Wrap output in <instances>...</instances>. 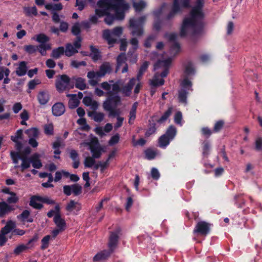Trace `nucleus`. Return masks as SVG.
Wrapping results in <instances>:
<instances>
[{
    "label": "nucleus",
    "instance_id": "72a5a7b5",
    "mask_svg": "<svg viewBox=\"0 0 262 262\" xmlns=\"http://www.w3.org/2000/svg\"><path fill=\"white\" fill-rule=\"evenodd\" d=\"M64 52L66 56L70 57L74 54L78 52V51L71 43H68L66 45V50H64Z\"/></svg>",
    "mask_w": 262,
    "mask_h": 262
},
{
    "label": "nucleus",
    "instance_id": "cd10ccee",
    "mask_svg": "<svg viewBox=\"0 0 262 262\" xmlns=\"http://www.w3.org/2000/svg\"><path fill=\"white\" fill-rule=\"evenodd\" d=\"M99 158H96L92 155V157L89 156L85 158L83 164L85 167L91 168L96 163L95 159H99Z\"/></svg>",
    "mask_w": 262,
    "mask_h": 262
},
{
    "label": "nucleus",
    "instance_id": "79ce46f5",
    "mask_svg": "<svg viewBox=\"0 0 262 262\" xmlns=\"http://www.w3.org/2000/svg\"><path fill=\"white\" fill-rule=\"evenodd\" d=\"M126 61L125 55L124 54H120L117 57V65L116 70V73L119 70L120 67L123 63H125Z\"/></svg>",
    "mask_w": 262,
    "mask_h": 262
},
{
    "label": "nucleus",
    "instance_id": "09e8293b",
    "mask_svg": "<svg viewBox=\"0 0 262 262\" xmlns=\"http://www.w3.org/2000/svg\"><path fill=\"white\" fill-rule=\"evenodd\" d=\"M18 159L22 160L21 168L23 170L27 169L30 167L31 163L30 158L28 159L27 157H21L18 158Z\"/></svg>",
    "mask_w": 262,
    "mask_h": 262
},
{
    "label": "nucleus",
    "instance_id": "37998d69",
    "mask_svg": "<svg viewBox=\"0 0 262 262\" xmlns=\"http://www.w3.org/2000/svg\"><path fill=\"white\" fill-rule=\"evenodd\" d=\"M210 144L208 141H205L203 143V152L204 157H207L209 154Z\"/></svg>",
    "mask_w": 262,
    "mask_h": 262
},
{
    "label": "nucleus",
    "instance_id": "864d4df0",
    "mask_svg": "<svg viewBox=\"0 0 262 262\" xmlns=\"http://www.w3.org/2000/svg\"><path fill=\"white\" fill-rule=\"evenodd\" d=\"M72 192L75 195H78L81 192L82 187L78 184L72 185Z\"/></svg>",
    "mask_w": 262,
    "mask_h": 262
},
{
    "label": "nucleus",
    "instance_id": "ea45409f",
    "mask_svg": "<svg viewBox=\"0 0 262 262\" xmlns=\"http://www.w3.org/2000/svg\"><path fill=\"white\" fill-rule=\"evenodd\" d=\"M27 70L26 66V62L22 61L20 62L17 70V75L19 76H23L26 74Z\"/></svg>",
    "mask_w": 262,
    "mask_h": 262
},
{
    "label": "nucleus",
    "instance_id": "7c9ffc66",
    "mask_svg": "<svg viewBox=\"0 0 262 262\" xmlns=\"http://www.w3.org/2000/svg\"><path fill=\"white\" fill-rule=\"evenodd\" d=\"M64 48L63 47H58L52 51L51 56L55 59H58L64 54Z\"/></svg>",
    "mask_w": 262,
    "mask_h": 262
},
{
    "label": "nucleus",
    "instance_id": "c9c22d12",
    "mask_svg": "<svg viewBox=\"0 0 262 262\" xmlns=\"http://www.w3.org/2000/svg\"><path fill=\"white\" fill-rule=\"evenodd\" d=\"M171 140L164 135L161 136L159 139V145L161 148H165Z\"/></svg>",
    "mask_w": 262,
    "mask_h": 262
},
{
    "label": "nucleus",
    "instance_id": "6e6d98bb",
    "mask_svg": "<svg viewBox=\"0 0 262 262\" xmlns=\"http://www.w3.org/2000/svg\"><path fill=\"white\" fill-rule=\"evenodd\" d=\"M181 85L183 86L184 89H187L188 90H192L191 89L192 83L187 78H185L182 81Z\"/></svg>",
    "mask_w": 262,
    "mask_h": 262
},
{
    "label": "nucleus",
    "instance_id": "69168bd1",
    "mask_svg": "<svg viewBox=\"0 0 262 262\" xmlns=\"http://www.w3.org/2000/svg\"><path fill=\"white\" fill-rule=\"evenodd\" d=\"M182 119V114L181 112H178L174 115V122L178 124L182 125L181 121Z\"/></svg>",
    "mask_w": 262,
    "mask_h": 262
},
{
    "label": "nucleus",
    "instance_id": "de8ad7c7",
    "mask_svg": "<svg viewBox=\"0 0 262 262\" xmlns=\"http://www.w3.org/2000/svg\"><path fill=\"white\" fill-rule=\"evenodd\" d=\"M172 108L170 107L164 113V114L159 119L158 122L162 123L165 121L171 115L172 113Z\"/></svg>",
    "mask_w": 262,
    "mask_h": 262
},
{
    "label": "nucleus",
    "instance_id": "aec40b11",
    "mask_svg": "<svg viewBox=\"0 0 262 262\" xmlns=\"http://www.w3.org/2000/svg\"><path fill=\"white\" fill-rule=\"evenodd\" d=\"M113 252L110 250H103L98 253L93 258L94 261L97 262L108 258Z\"/></svg>",
    "mask_w": 262,
    "mask_h": 262
},
{
    "label": "nucleus",
    "instance_id": "1a4fd4ad",
    "mask_svg": "<svg viewBox=\"0 0 262 262\" xmlns=\"http://www.w3.org/2000/svg\"><path fill=\"white\" fill-rule=\"evenodd\" d=\"M122 31L123 29L120 27L115 28L112 31L105 30L103 31V36L108 43L111 45L116 42L117 38L122 34Z\"/></svg>",
    "mask_w": 262,
    "mask_h": 262
},
{
    "label": "nucleus",
    "instance_id": "a19ab883",
    "mask_svg": "<svg viewBox=\"0 0 262 262\" xmlns=\"http://www.w3.org/2000/svg\"><path fill=\"white\" fill-rule=\"evenodd\" d=\"M51 49V46L49 43H41L37 46V50L42 55L46 54V51Z\"/></svg>",
    "mask_w": 262,
    "mask_h": 262
},
{
    "label": "nucleus",
    "instance_id": "2f4dec72",
    "mask_svg": "<svg viewBox=\"0 0 262 262\" xmlns=\"http://www.w3.org/2000/svg\"><path fill=\"white\" fill-rule=\"evenodd\" d=\"M133 7L137 12L141 11L146 6V3L143 0H140L139 2H135L133 0Z\"/></svg>",
    "mask_w": 262,
    "mask_h": 262
},
{
    "label": "nucleus",
    "instance_id": "c03bdc74",
    "mask_svg": "<svg viewBox=\"0 0 262 262\" xmlns=\"http://www.w3.org/2000/svg\"><path fill=\"white\" fill-rule=\"evenodd\" d=\"M20 118L21 119L20 124L23 125H27L26 121L29 118L28 112L24 110L19 115Z\"/></svg>",
    "mask_w": 262,
    "mask_h": 262
},
{
    "label": "nucleus",
    "instance_id": "c756f323",
    "mask_svg": "<svg viewBox=\"0 0 262 262\" xmlns=\"http://www.w3.org/2000/svg\"><path fill=\"white\" fill-rule=\"evenodd\" d=\"M89 116H92L94 120L97 122H101L104 117V114L101 112H89Z\"/></svg>",
    "mask_w": 262,
    "mask_h": 262
},
{
    "label": "nucleus",
    "instance_id": "a211bd4d",
    "mask_svg": "<svg viewBox=\"0 0 262 262\" xmlns=\"http://www.w3.org/2000/svg\"><path fill=\"white\" fill-rule=\"evenodd\" d=\"M1 192L5 194L9 195L7 198V203L11 205L12 203L16 202V195L15 192L11 191L10 189L7 187H3L1 190Z\"/></svg>",
    "mask_w": 262,
    "mask_h": 262
},
{
    "label": "nucleus",
    "instance_id": "a18cd8bd",
    "mask_svg": "<svg viewBox=\"0 0 262 262\" xmlns=\"http://www.w3.org/2000/svg\"><path fill=\"white\" fill-rule=\"evenodd\" d=\"M91 53L90 54V56L94 60H98L100 57V53L99 51L95 48L94 47L92 46L91 47Z\"/></svg>",
    "mask_w": 262,
    "mask_h": 262
},
{
    "label": "nucleus",
    "instance_id": "bb28decb",
    "mask_svg": "<svg viewBox=\"0 0 262 262\" xmlns=\"http://www.w3.org/2000/svg\"><path fill=\"white\" fill-rule=\"evenodd\" d=\"M73 80L75 81V86L79 90H83L86 89V84L85 80L82 78H73Z\"/></svg>",
    "mask_w": 262,
    "mask_h": 262
},
{
    "label": "nucleus",
    "instance_id": "0e129e2a",
    "mask_svg": "<svg viewBox=\"0 0 262 262\" xmlns=\"http://www.w3.org/2000/svg\"><path fill=\"white\" fill-rule=\"evenodd\" d=\"M180 50V47L178 43L173 42V45L171 46L170 48V51L172 54H176L178 53Z\"/></svg>",
    "mask_w": 262,
    "mask_h": 262
},
{
    "label": "nucleus",
    "instance_id": "b1692460",
    "mask_svg": "<svg viewBox=\"0 0 262 262\" xmlns=\"http://www.w3.org/2000/svg\"><path fill=\"white\" fill-rule=\"evenodd\" d=\"M83 103L88 106H90L93 110H96L98 107L97 101L93 100L90 97H85L83 99Z\"/></svg>",
    "mask_w": 262,
    "mask_h": 262
},
{
    "label": "nucleus",
    "instance_id": "bf43d9fd",
    "mask_svg": "<svg viewBox=\"0 0 262 262\" xmlns=\"http://www.w3.org/2000/svg\"><path fill=\"white\" fill-rule=\"evenodd\" d=\"M86 4L85 0H76V6L78 7V9L79 11H82L85 7Z\"/></svg>",
    "mask_w": 262,
    "mask_h": 262
},
{
    "label": "nucleus",
    "instance_id": "5fc2aeb1",
    "mask_svg": "<svg viewBox=\"0 0 262 262\" xmlns=\"http://www.w3.org/2000/svg\"><path fill=\"white\" fill-rule=\"evenodd\" d=\"M8 235L5 232L2 231L1 229L0 232V246L4 245L8 239Z\"/></svg>",
    "mask_w": 262,
    "mask_h": 262
},
{
    "label": "nucleus",
    "instance_id": "e433bc0d",
    "mask_svg": "<svg viewBox=\"0 0 262 262\" xmlns=\"http://www.w3.org/2000/svg\"><path fill=\"white\" fill-rule=\"evenodd\" d=\"M187 92L184 89L179 91L178 99L180 102L186 104Z\"/></svg>",
    "mask_w": 262,
    "mask_h": 262
},
{
    "label": "nucleus",
    "instance_id": "39448f33",
    "mask_svg": "<svg viewBox=\"0 0 262 262\" xmlns=\"http://www.w3.org/2000/svg\"><path fill=\"white\" fill-rule=\"evenodd\" d=\"M113 66L110 62H103L100 67L99 70L97 72L90 71L88 73L87 77L89 79V82L91 85L95 86L98 83V80L104 77L106 74H110L112 71Z\"/></svg>",
    "mask_w": 262,
    "mask_h": 262
},
{
    "label": "nucleus",
    "instance_id": "f3484780",
    "mask_svg": "<svg viewBox=\"0 0 262 262\" xmlns=\"http://www.w3.org/2000/svg\"><path fill=\"white\" fill-rule=\"evenodd\" d=\"M31 152V148L28 146H24L17 141V159L18 158L27 157Z\"/></svg>",
    "mask_w": 262,
    "mask_h": 262
},
{
    "label": "nucleus",
    "instance_id": "49530a36",
    "mask_svg": "<svg viewBox=\"0 0 262 262\" xmlns=\"http://www.w3.org/2000/svg\"><path fill=\"white\" fill-rule=\"evenodd\" d=\"M26 133L29 138H35L38 135V130L36 128H31L26 130Z\"/></svg>",
    "mask_w": 262,
    "mask_h": 262
},
{
    "label": "nucleus",
    "instance_id": "2eb2a0df",
    "mask_svg": "<svg viewBox=\"0 0 262 262\" xmlns=\"http://www.w3.org/2000/svg\"><path fill=\"white\" fill-rule=\"evenodd\" d=\"M55 209L57 211L54 217V222L57 228L64 230L66 228V223L63 219H62L60 214V207L59 205L55 206Z\"/></svg>",
    "mask_w": 262,
    "mask_h": 262
},
{
    "label": "nucleus",
    "instance_id": "a878e982",
    "mask_svg": "<svg viewBox=\"0 0 262 262\" xmlns=\"http://www.w3.org/2000/svg\"><path fill=\"white\" fill-rule=\"evenodd\" d=\"M18 217L23 222L31 223L33 222L32 218L30 216V212L27 210H24Z\"/></svg>",
    "mask_w": 262,
    "mask_h": 262
},
{
    "label": "nucleus",
    "instance_id": "4be33fe9",
    "mask_svg": "<svg viewBox=\"0 0 262 262\" xmlns=\"http://www.w3.org/2000/svg\"><path fill=\"white\" fill-rule=\"evenodd\" d=\"M49 95L47 92L41 91L37 96V99L39 103L41 105L46 104L49 100Z\"/></svg>",
    "mask_w": 262,
    "mask_h": 262
},
{
    "label": "nucleus",
    "instance_id": "473e14b6",
    "mask_svg": "<svg viewBox=\"0 0 262 262\" xmlns=\"http://www.w3.org/2000/svg\"><path fill=\"white\" fill-rule=\"evenodd\" d=\"M80 204L77 202H75L73 200L70 201V202L67 204L66 206V209L67 211L71 212L74 209L79 210L80 209Z\"/></svg>",
    "mask_w": 262,
    "mask_h": 262
},
{
    "label": "nucleus",
    "instance_id": "680f3d73",
    "mask_svg": "<svg viewBox=\"0 0 262 262\" xmlns=\"http://www.w3.org/2000/svg\"><path fill=\"white\" fill-rule=\"evenodd\" d=\"M53 125L52 124H49L45 126V133L47 135H51L53 134Z\"/></svg>",
    "mask_w": 262,
    "mask_h": 262
},
{
    "label": "nucleus",
    "instance_id": "58836bf2",
    "mask_svg": "<svg viewBox=\"0 0 262 262\" xmlns=\"http://www.w3.org/2000/svg\"><path fill=\"white\" fill-rule=\"evenodd\" d=\"M32 39L36 40L37 42L41 43H47L46 42L49 40L48 37L43 34L37 35L32 38Z\"/></svg>",
    "mask_w": 262,
    "mask_h": 262
},
{
    "label": "nucleus",
    "instance_id": "9b49d317",
    "mask_svg": "<svg viewBox=\"0 0 262 262\" xmlns=\"http://www.w3.org/2000/svg\"><path fill=\"white\" fill-rule=\"evenodd\" d=\"M56 86L57 90L62 92L67 89L73 88V82L67 75L59 76L56 81Z\"/></svg>",
    "mask_w": 262,
    "mask_h": 262
},
{
    "label": "nucleus",
    "instance_id": "f704fd0d",
    "mask_svg": "<svg viewBox=\"0 0 262 262\" xmlns=\"http://www.w3.org/2000/svg\"><path fill=\"white\" fill-rule=\"evenodd\" d=\"M138 106V103L135 102L132 105V108L129 112V118L128 120V123L129 124H132V122L136 118V110Z\"/></svg>",
    "mask_w": 262,
    "mask_h": 262
},
{
    "label": "nucleus",
    "instance_id": "dca6fc26",
    "mask_svg": "<svg viewBox=\"0 0 262 262\" xmlns=\"http://www.w3.org/2000/svg\"><path fill=\"white\" fill-rule=\"evenodd\" d=\"M14 210V207L8 204L6 201L0 202V218L5 217Z\"/></svg>",
    "mask_w": 262,
    "mask_h": 262
},
{
    "label": "nucleus",
    "instance_id": "13d9d810",
    "mask_svg": "<svg viewBox=\"0 0 262 262\" xmlns=\"http://www.w3.org/2000/svg\"><path fill=\"white\" fill-rule=\"evenodd\" d=\"M80 32V24L78 23L75 24L72 28V33L77 36Z\"/></svg>",
    "mask_w": 262,
    "mask_h": 262
},
{
    "label": "nucleus",
    "instance_id": "4d7b16f0",
    "mask_svg": "<svg viewBox=\"0 0 262 262\" xmlns=\"http://www.w3.org/2000/svg\"><path fill=\"white\" fill-rule=\"evenodd\" d=\"M145 154L146 158L148 160H151V159H154L156 156V155L155 151H154L151 149H147L146 150H145Z\"/></svg>",
    "mask_w": 262,
    "mask_h": 262
},
{
    "label": "nucleus",
    "instance_id": "6e6552de",
    "mask_svg": "<svg viewBox=\"0 0 262 262\" xmlns=\"http://www.w3.org/2000/svg\"><path fill=\"white\" fill-rule=\"evenodd\" d=\"M146 20L145 16L138 18H131L129 20V28L134 36H141L143 33V25Z\"/></svg>",
    "mask_w": 262,
    "mask_h": 262
},
{
    "label": "nucleus",
    "instance_id": "4c0bfd02",
    "mask_svg": "<svg viewBox=\"0 0 262 262\" xmlns=\"http://www.w3.org/2000/svg\"><path fill=\"white\" fill-rule=\"evenodd\" d=\"M24 12L27 16L34 15L37 14V8L35 6L33 7H25L24 8Z\"/></svg>",
    "mask_w": 262,
    "mask_h": 262
},
{
    "label": "nucleus",
    "instance_id": "8fccbe9b",
    "mask_svg": "<svg viewBox=\"0 0 262 262\" xmlns=\"http://www.w3.org/2000/svg\"><path fill=\"white\" fill-rule=\"evenodd\" d=\"M105 91H106L105 93L103 91L101 90L100 89L97 88L95 90V93L97 96H98L99 97L103 96L106 94L108 96V98L113 97L114 96L117 95V94L118 93H115L113 95L110 96L107 94V91L106 90H105Z\"/></svg>",
    "mask_w": 262,
    "mask_h": 262
},
{
    "label": "nucleus",
    "instance_id": "423d86ee",
    "mask_svg": "<svg viewBox=\"0 0 262 262\" xmlns=\"http://www.w3.org/2000/svg\"><path fill=\"white\" fill-rule=\"evenodd\" d=\"M121 103L120 96L118 95L114 96L112 98H108L104 102L103 106L104 109L109 112L110 116H116L119 114L118 111L116 110V108Z\"/></svg>",
    "mask_w": 262,
    "mask_h": 262
},
{
    "label": "nucleus",
    "instance_id": "f8f14e48",
    "mask_svg": "<svg viewBox=\"0 0 262 262\" xmlns=\"http://www.w3.org/2000/svg\"><path fill=\"white\" fill-rule=\"evenodd\" d=\"M210 224L205 221H200L196 225L193 232L202 236H206L210 232Z\"/></svg>",
    "mask_w": 262,
    "mask_h": 262
},
{
    "label": "nucleus",
    "instance_id": "e2e57ef3",
    "mask_svg": "<svg viewBox=\"0 0 262 262\" xmlns=\"http://www.w3.org/2000/svg\"><path fill=\"white\" fill-rule=\"evenodd\" d=\"M86 65V63L84 61H77L76 60H72L71 63V66L75 68H77L82 66H85Z\"/></svg>",
    "mask_w": 262,
    "mask_h": 262
},
{
    "label": "nucleus",
    "instance_id": "393cba45",
    "mask_svg": "<svg viewBox=\"0 0 262 262\" xmlns=\"http://www.w3.org/2000/svg\"><path fill=\"white\" fill-rule=\"evenodd\" d=\"M68 97H71L69 101V106L71 108H74L78 106L79 103V100L76 97V94H69Z\"/></svg>",
    "mask_w": 262,
    "mask_h": 262
},
{
    "label": "nucleus",
    "instance_id": "ddd939ff",
    "mask_svg": "<svg viewBox=\"0 0 262 262\" xmlns=\"http://www.w3.org/2000/svg\"><path fill=\"white\" fill-rule=\"evenodd\" d=\"M120 231V229L118 228L116 231L111 232L108 243V250L112 252L114 251L117 247Z\"/></svg>",
    "mask_w": 262,
    "mask_h": 262
},
{
    "label": "nucleus",
    "instance_id": "052dcab7",
    "mask_svg": "<svg viewBox=\"0 0 262 262\" xmlns=\"http://www.w3.org/2000/svg\"><path fill=\"white\" fill-rule=\"evenodd\" d=\"M24 49L27 52L31 54L36 51V50H37V46H35L33 45H28L25 46L24 47Z\"/></svg>",
    "mask_w": 262,
    "mask_h": 262
},
{
    "label": "nucleus",
    "instance_id": "20e7f679",
    "mask_svg": "<svg viewBox=\"0 0 262 262\" xmlns=\"http://www.w3.org/2000/svg\"><path fill=\"white\" fill-rule=\"evenodd\" d=\"M171 62V58H168L165 60H159L154 66V70H158L162 68L163 71L160 74L156 72L153 78L149 80V85L151 86L150 94L154 95L156 91V88L164 84V80L163 79L165 77L168 73V68Z\"/></svg>",
    "mask_w": 262,
    "mask_h": 262
},
{
    "label": "nucleus",
    "instance_id": "338daca9",
    "mask_svg": "<svg viewBox=\"0 0 262 262\" xmlns=\"http://www.w3.org/2000/svg\"><path fill=\"white\" fill-rule=\"evenodd\" d=\"M70 157L73 161L79 160L78 154L75 149H71L69 152Z\"/></svg>",
    "mask_w": 262,
    "mask_h": 262
},
{
    "label": "nucleus",
    "instance_id": "3c124183",
    "mask_svg": "<svg viewBox=\"0 0 262 262\" xmlns=\"http://www.w3.org/2000/svg\"><path fill=\"white\" fill-rule=\"evenodd\" d=\"M51 238V236L50 235H47V236H45L41 239V244H42V245L41 246V249L44 250V249H47L48 247L49 241Z\"/></svg>",
    "mask_w": 262,
    "mask_h": 262
},
{
    "label": "nucleus",
    "instance_id": "774afa93",
    "mask_svg": "<svg viewBox=\"0 0 262 262\" xmlns=\"http://www.w3.org/2000/svg\"><path fill=\"white\" fill-rule=\"evenodd\" d=\"M223 125H224V122L223 121H217V122L215 123V124L214 126L213 131L214 132H219L223 127Z\"/></svg>",
    "mask_w": 262,
    "mask_h": 262
},
{
    "label": "nucleus",
    "instance_id": "0eeeda50",
    "mask_svg": "<svg viewBox=\"0 0 262 262\" xmlns=\"http://www.w3.org/2000/svg\"><path fill=\"white\" fill-rule=\"evenodd\" d=\"M80 146H88L91 153L96 158H100L102 149L99 144L98 139L91 137L90 140H86L80 144Z\"/></svg>",
    "mask_w": 262,
    "mask_h": 262
},
{
    "label": "nucleus",
    "instance_id": "603ef678",
    "mask_svg": "<svg viewBox=\"0 0 262 262\" xmlns=\"http://www.w3.org/2000/svg\"><path fill=\"white\" fill-rule=\"evenodd\" d=\"M33 241V239H31L29 240V241L28 242L27 245L22 244V245L17 246V254H18L19 253L24 252V251L27 250V249H28L30 248L29 247V245L31 243H32Z\"/></svg>",
    "mask_w": 262,
    "mask_h": 262
},
{
    "label": "nucleus",
    "instance_id": "c85d7f7f",
    "mask_svg": "<svg viewBox=\"0 0 262 262\" xmlns=\"http://www.w3.org/2000/svg\"><path fill=\"white\" fill-rule=\"evenodd\" d=\"M177 134L176 128L172 125L170 126L167 129L164 135L169 138L170 140H172Z\"/></svg>",
    "mask_w": 262,
    "mask_h": 262
},
{
    "label": "nucleus",
    "instance_id": "412c9836",
    "mask_svg": "<svg viewBox=\"0 0 262 262\" xmlns=\"http://www.w3.org/2000/svg\"><path fill=\"white\" fill-rule=\"evenodd\" d=\"M64 111V106L62 103H56L52 107V112L54 116H60Z\"/></svg>",
    "mask_w": 262,
    "mask_h": 262
},
{
    "label": "nucleus",
    "instance_id": "9d476101",
    "mask_svg": "<svg viewBox=\"0 0 262 262\" xmlns=\"http://www.w3.org/2000/svg\"><path fill=\"white\" fill-rule=\"evenodd\" d=\"M190 0H174L172 9L167 16L168 19L173 17L176 14L181 11L183 8L190 6Z\"/></svg>",
    "mask_w": 262,
    "mask_h": 262
},
{
    "label": "nucleus",
    "instance_id": "f03ea898",
    "mask_svg": "<svg viewBox=\"0 0 262 262\" xmlns=\"http://www.w3.org/2000/svg\"><path fill=\"white\" fill-rule=\"evenodd\" d=\"M144 72L139 70L137 78H130L127 83L123 84L121 79L116 81L111 80L101 83V88L107 91V94L111 96L115 93L121 92L123 96L129 97L131 95L133 89L135 86L134 93L137 95L143 86L140 81Z\"/></svg>",
    "mask_w": 262,
    "mask_h": 262
},
{
    "label": "nucleus",
    "instance_id": "5701e85b",
    "mask_svg": "<svg viewBox=\"0 0 262 262\" xmlns=\"http://www.w3.org/2000/svg\"><path fill=\"white\" fill-rule=\"evenodd\" d=\"M41 197L33 196L31 198L30 205L36 209H40L42 207V205L40 203Z\"/></svg>",
    "mask_w": 262,
    "mask_h": 262
},
{
    "label": "nucleus",
    "instance_id": "6ab92c4d",
    "mask_svg": "<svg viewBox=\"0 0 262 262\" xmlns=\"http://www.w3.org/2000/svg\"><path fill=\"white\" fill-rule=\"evenodd\" d=\"M40 155L37 153L34 154L30 157L31 163L34 168L39 169L42 167V164L40 160Z\"/></svg>",
    "mask_w": 262,
    "mask_h": 262
},
{
    "label": "nucleus",
    "instance_id": "4468645a",
    "mask_svg": "<svg viewBox=\"0 0 262 262\" xmlns=\"http://www.w3.org/2000/svg\"><path fill=\"white\" fill-rule=\"evenodd\" d=\"M2 231L5 232L11 238L12 236L16 234V223L11 220L8 221L5 227L2 228Z\"/></svg>",
    "mask_w": 262,
    "mask_h": 262
},
{
    "label": "nucleus",
    "instance_id": "7ed1b4c3",
    "mask_svg": "<svg viewBox=\"0 0 262 262\" xmlns=\"http://www.w3.org/2000/svg\"><path fill=\"white\" fill-rule=\"evenodd\" d=\"M205 0H196L190 13V16L185 18L181 30V35L188 33L195 35L200 33L203 27L204 14L203 8Z\"/></svg>",
    "mask_w": 262,
    "mask_h": 262
},
{
    "label": "nucleus",
    "instance_id": "f257e3e1",
    "mask_svg": "<svg viewBox=\"0 0 262 262\" xmlns=\"http://www.w3.org/2000/svg\"><path fill=\"white\" fill-rule=\"evenodd\" d=\"M96 14L101 17L106 16L104 21L108 25L113 24L115 19L122 20L124 18V12L129 8L124 0H99Z\"/></svg>",
    "mask_w": 262,
    "mask_h": 262
}]
</instances>
